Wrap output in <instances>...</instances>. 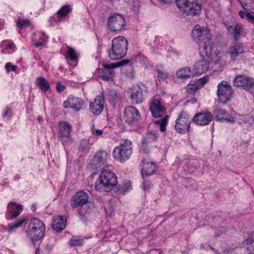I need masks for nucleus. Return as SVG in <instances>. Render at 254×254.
Returning <instances> with one entry per match:
<instances>
[{
    "mask_svg": "<svg viewBox=\"0 0 254 254\" xmlns=\"http://www.w3.org/2000/svg\"><path fill=\"white\" fill-rule=\"evenodd\" d=\"M191 35L196 42L203 44L202 48H200V55H206L212 51L211 35L208 29L204 26L196 25L192 30Z\"/></svg>",
    "mask_w": 254,
    "mask_h": 254,
    "instance_id": "1",
    "label": "nucleus"
},
{
    "mask_svg": "<svg viewBox=\"0 0 254 254\" xmlns=\"http://www.w3.org/2000/svg\"><path fill=\"white\" fill-rule=\"evenodd\" d=\"M117 184V177L112 171L103 170L100 173L95 189L100 192H109Z\"/></svg>",
    "mask_w": 254,
    "mask_h": 254,
    "instance_id": "2",
    "label": "nucleus"
},
{
    "mask_svg": "<svg viewBox=\"0 0 254 254\" xmlns=\"http://www.w3.org/2000/svg\"><path fill=\"white\" fill-rule=\"evenodd\" d=\"M127 42L122 36L114 38L112 41L111 50L109 51L110 58L113 60L121 59L127 54Z\"/></svg>",
    "mask_w": 254,
    "mask_h": 254,
    "instance_id": "3",
    "label": "nucleus"
},
{
    "mask_svg": "<svg viewBox=\"0 0 254 254\" xmlns=\"http://www.w3.org/2000/svg\"><path fill=\"white\" fill-rule=\"evenodd\" d=\"M132 153V142L128 139H126L120 145L114 148L113 156L117 161L124 162L130 158Z\"/></svg>",
    "mask_w": 254,
    "mask_h": 254,
    "instance_id": "4",
    "label": "nucleus"
},
{
    "mask_svg": "<svg viewBox=\"0 0 254 254\" xmlns=\"http://www.w3.org/2000/svg\"><path fill=\"white\" fill-rule=\"evenodd\" d=\"M45 227L42 221L37 218L32 219L27 230L28 237L34 243L39 240L44 234Z\"/></svg>",
    "mask_w": 254,
    "mask_h": 254,
    "instance_id": "5",
    "label": "nucleus"
},
{
    "mask_svg": "<svg viewBox=\"0 0 254 254\" xmlns=\"http://www.w3.org/2000/svg\"><path fill=\"white\" fill-rule=\"evenodd\" d=\"M178 7L187 15L194 16L200 13L201 6L197 0H176Z\"/></svg>",
    "mask_w": 254,
    "mask_h": 254,
    "instance_id": "6",
    "label": "nucleus"
},
{
    "mask_svg": "<svg viewBox=\"0 0 254 254\" xmlns=\"http://www.w3.org/2000/svg\"><path fill=\"white\" fill-rule=\"evenodd\" d=\"M128 63V61L123 60L118 63H103L102 66L104 68L99 69V71H101L100 77L105 81L112 80L114 75V68L120 65L126 64Z\"/></svg>",
    "mask_w": 254,
    "mask_h": 254,
    "instance_id": "7",
    "label": "nucleus"
},
{
    "mask_svg": "<svg viewBox=\"0 0 254 254\" xmlns=\"http://www.w3.org/2000/svg\"><path fill=\"white\" fill-rule=\"evenodd\" d=\"M71 128V124L67 122L59 123L58 137L64 145H68L72 142V140L70 135Z\"/></svg>",
    "mask_w": 254,
    "mask_h": 254,
    "instance_id": "8",
    "label": "nucleus"
},
{
    "mask_svg": "<svg viewBox=\"0 0 254 254\" xmlns=\"http://www.w3.org/2000/svg\"><path fill=\"white\" fill-rule=\"evenodd\" d=\"M191 121V118L188 114L182 112L176 120L175 130L180 133H186L189 131Z\"/></svg>",
    "mask_w": 254,
    "mask_h": 254,
    "instance_id": "9",
    "label": "nucleus"
},
{
    "mask_svg": "<svg viewBox=\"0 0 254 254\" xmlns=\"http://www.w3.org/2000/svg\"><path fill=\"white\" fill-rule=\"evenodd\" d=\"M149 109L154 118L161 117L166 113L163 100L159 96H154L150 100Z\"/></svg>",
    "mask_w": 254,
    "mask_h": 254,
    "instance_id": "10",
    "label": "nucleus"
},
{
    "mask_svg": "<svg viewBox=\"0 0 254 254\" xmlns=\"http://www.w3.org/2000/svg\"><path fill=\"white\" fill-rule=\"evenodd\" d=\"M217 96L220 102L225 103L230 100L233 90L232 87L226 81H222L217 86Z\"/></svg>",
    "mask_w": 254,
    "mask_h": 254,
    "instance_id": "11",
    "label": "nucleus"
},
{
    "mask_svg": "<svg viewBox=\"0 0 254 254\" xmlns=\"http://www.w3.org/2000/svg\"><path fill=\"white\" fill-rule=\"evenodd\" d=\"M126 21L120 14H115L108 19V27L112 31H120L125 28Z\"/></svg>",
    "mask_w": 254,
    "mask_h": 254,
    "instance_id": "12",
    "label": "nucleus"
},
{
    "mask_svg": "<svg viewBox=\"0 0 254 254\" xmlns=\"http://www.w3.org/2000/svg\"><path fill=\"white\" fill-rule=\"evenodd\" d=\"M109 157V154L106 151L99 150L95 154L91 164L95 169L101 168L104 169L108 167L107 160Z\"/></svg>",
    "mask_w": 254,
    "mask_h": 254,
    "instance_id": "13",
    "label": "nucleus"
},
{
    "mask_svg": "<svg viewBox=\"0 0 254 254\" xmlns=\"http://www.w3.org/2000/svg\"><path fill=\"white\" fill-rule=\"evenodd\" d=\"M212 51L206 55L201 56L202 60L197 61L193 67L194 73L196 74H201L207 71L209 67V62L210 61V57L211 55Z\"/></svg>",
    "mask_w": 254,
    "mask_h": 254,
    "instance_id": "14",
    "label": "nucleus"
},
{
    "mask_svg": "<svg viewBox=\"0 0 254 254\" xmlns=\"http://www.w3.org/2000/svg\"><path fill=\"white\" fill-rule=\"evenodd\" d=\"M124 117L126 122L132 125L136 124L140 119V114L135 107L128 106L125 109Z\"/></svg>",
    "mask_w": 254,
    "mask_h": 254,
    "instance_id": "15",
    "label": "nucleus"
},
{
    "mask_svg": "<svg viewBox=\"0 0 254 254\" xmlns=\"http://www.w3.org/2000/svg\"><path fill=\"white\" fill-rule=\"evenodd\" d=\"M72 8L69 5H65L62 7L52 17H50L49 21L51 24L54 26L58 24L71 11Z\"/></svg>",
    "mask_w": 254,
    "mask_h": 254,
    "instance_id": "16",
    "label": "nucleus"
},
{
    "mask_svg": "<svg viewBox=\"0 0 254 254\" xmlns=\"http://www.w3.org/2000/svg\"><path fill=\"white\" fill-rule=\"evenodd\" d=\"M23 209V207L20 204L15 202H10L7 204V211L5 214L7 220H12L17 217Z\"/></svg>",
    "mask_w": 254,
    "mask_h": 254,
    "instance_id": "17",
    "label": "nucleus"
},
{
    "mask_svg": "<svg viewBox=\"0 0 254 254\" xmlns=\"http://www.w3.org/2000/svg\"><path fill=\"white\" fill-rule=\"evenodd\" d=\"M88 194L83 190L77 191L71 199V205L75 208L82 206L86 204L88 201Z\"/></svg>",
    "mask_w": 254,
    "mask_h": 254,
    "instance_id": "18",
    "label": "nucleus"
},
{
    "mask_svg": "<svg viewBox=\"0 0 254 254\" xmlns=\"http://www.w3.org/2000/svg\"><path fill=\"white\" fill-rule=\"evenodd\" d=\"M84 103V101L83 99L70 96L64 102V107L65 108H72L75 111H78L83 107Z\"/></svg>",
    "mask_w": 254,
    "mask_h": 254,
    "instance_id": "19",
    "label": "nucleus"
},
{
    "mask_svg": "<svg viewBox=\"0 0 254 254\" xmlns=\"http://www.w3.org/2000/svg\"><path fill=\"white\" fill-rule=\"evenodd\" d=\"M233 83L235 86L248 89L254 85V79L246 76L238 75L234 78Z\"/></svg>",
    "mask_w": 254,
    "mask_h": 254,
    "instance_id": "20",
    "label": "nucleus"
},
{
    "mask_svg": "<svg viewBox=\"0 0 254 254\" xmlns=\"http://www.w3.org/2000/svg\"><path fill=\"white\" fill-rule=\"evenodd\" d=\"M212 119V115L209 112H206L195 114L193 117V120L195 124L204 126L208 125L211 122Z\"/></svg>",
    "mask_w": 254,
    "mask_h": 254,
    "instance_id": "21",
    "label": "nucleus"
},
{
    "mask_svg": "<svg viewBox=\"0 0 254 254\" xmlns=\"http://www.w3.org/2000/svg\"><path fill=\"white\" fill-rule=\"evenodd\" d=\"M104 98L102 95L96 96L89 105V109L94 115L100 114L103 110Z\"/></svg>",
    "mask_w": 254,
    "mask_h": 254,
    "instance_id": "22",
    "label": "nucleus"
},
{
    "mask_svg": "<svg viewBox=\"0 0 254 254\" xmlns=\"http://www.w3.org/2000/svg\"><path fill=\"white\" fill-rule=\"evenodd\" d=\"M130 98L134 104H139L143 102L144 99L143 91L139 85H134L130 88Z\"/></svg>",
    "mask_w": 254,
    "mask_h": 254,
    "instance_id": "23",
    "label": "nucleus"
},
{
    "mask_svg": "<svg viewBox=\"0 0 254 254\" xmlns=\"http://www.w3.org/2000/svg\"><path fill=\"white\" fill-rule=\"evenodd\" d=\"M245 45L241 43H237L231 46L228 51V54L231 60H235L236 58L246 51Z\"/></svg>",
    "mask_w": 254,
    "mask_h": 254,
    "instance_id": "24",
    "label": "nucleus"
},
{
    "mask_svg": "<svg viewBox=\"0 0 254 254\" xmlns=\"http://www.w3.org/2000/svg\"><path fill=\"white\" fill-rule=\"evenodd\" d=\"M65 52L66 54V60L69 64L74 67L77 64L78 57L75 50L69 46L65 48Z\"/></svg>",
    "mask_w": 254,
    "mask_h": 254,
    "instance_id": "25",
    "label": "nucleus"
},
{
    "mask_svg": "<svg viewBox=\"0 0 254 254\" xmlns=\"http://www.w3.org/2000/svg\"><path fill=\"white\" fill-rule=\"evenodd\" d=\"M213 115L217 120H226L229 122H234V119L232 116L224 110L216 108L213 111Z\"/></svg>",
    "mask_w": 254,
    "mask_h": 254,
    "instance_id": "26",
    "label": "nucleus"
},
{
    "mask_svg": "<svg viewBox=\"0 0 254 254\" xmlns=\"http://www.w3.org/2000/svg\"><path fill=\"white\" fill-rule=\"evenodd\" d=\"M66 226L65 217L64 216H58L53 219L52 226L53 229L59 232L64 229Z\"/></svg>",
    "mask_w": 254,
    "mask_h": 254,
    "instance_id": "27",
    "label": "nucleus"
},
{
    "mask_svg": "<svg viewBox=\"0 0 254 254\" xmlns=\"http://www.w3.org/2000/svg\"><path fill=\"white\" fill-rule=\"evenodd\" d=\"M232 31L234 38L236 41H238L241 36H245L248 33V30L241 23L235 24Z\"/></svg>",
    "mask_w": 254,
    "mask_h": 254,
    "instance_id": "28",
    "label": "nucleus"
},
{
    "mask_svg": "<svg viewBox=\"0 0 254 254\" xmlns=\"http://www.w3.org/2000/svg\"><path fill=\"white\" fill-rule=\"evenodd\" d=\"M143 163V168L141 170L142 175H146L150 176L152 175L155 171L156 165L153 162H144Z\"/></svg>",
    "mask_w": 254,
    "mask_h": 254,
    "instance_id": "29",
    "label": "nucleus"
},
{
    "mask_svg": "<svg viewBox=\"0 0 254 254\" xmlns=\"http://www.w3.org/2000/svg\"><path fill=\"white\" fill-rule=\"evenodd\" d=\"M33 41L35 43V46L36 47H42L43 42L47 40V37L41 32H38L35 34V36L32 38Z\"/></svg>",
    "mask_w": 254,
    "mask_h": 254,
    "instance_id": "30",
    "label": "nucleus"
},
{
    "mask_svg": "<svg viewBox=\"0 0 254 254\" xmlns=\"http://www.w3.org/2000/svg\"><path fill=\"white\" fill-rule=\"evenodd\" d=\"M36 82L39 88L45 93L50 89V84L44 77H40L37 78L36 80Z\"/></svg>",
    "mask_w": 254,
    "mask_h": 254,
    "instance_id": "31",
    "label": "nucleus"
},
{
    "mask_svg": "<svg viewBox=\"0 0 254 254\" xmlns=\"http://www.w3.org/2000/svg\"><path fill=\"white\" fill-rule=\"evenodd\" d=\"M28 221V219L27 218H22L21 219L18 220L16 222H15L14 224L10 225L9 224L7 226V228H6L7 231L11 233L13 231H14L15 229L18 228L22 226L23 224H25L27 223Z\"/></svg>",
    "mask_w": 254,
    "mask_h": 254,
    "instance_id": "32",
    "label": "nucleus"
},
{
    "mask_svg": "<svg viewBox=\"0 0 254 254\" xmlns=\"http://www.w3.org/2000/svg\"><path fill=\"white\" fill-rule=\"evenodd\" d=\"M193 74L194 73L188 67L182 68L179 70L176 73L177 77L180 78L190 77L191 76L193 75Z\"/></svg>",
    "mask_w": 254,
    "mask_h": 254,
    "instance_id": "33",
    "label": "nucleus"
},
{
    "mask_svg": "<svg viewBox=\"0 0 254 254\" xmlns=\"http://www.w3.org/2000/svg\"><path fill=\"white\" fill-rule=\"evenodd\" d=\"M157 138L156 133L154 132H149L142 138V147H144L148 144L153 142Z\"/></svg>",
    "mask_w": 254,
    "mask_h": 254,
    "instance_id": "34",
    "label": "nucleus"
},
{
    "mask_svg": "<svg viewBox=\"0 0 254 254\" xmlns=\"http://www.w3.org/2000/svg\"><path fill=\"white\" fill-rule=\"evenodd\" d=\"M108 99L110 102L115 104L120 100V95L117 90H112L110 91Z\"/></svg>",
    "mask_w": 254,
    "mask_h": 254,
    "instance_id": "35",
    "label": "nucleus"
},
{
    "mask_svg": "<svg viewBox=\"0 0 254 254\" xmlns=\"http://www.w3.org/2000/svg\"><path fill=\"white\" fill-rule=\"evenodd\" d=\"M210 61L218 67H221L225 64V61L222 57L221 55L219 54H216L213 59H210Z\"/></svg>",
    "mask_w": 254,
    "mask_h": 254,
    "instance_id": "36",
    "label": "nucleus"
},
{
    "mask_svg": "<svg viewBox=\"0 0 254 254\" xmlns=\"http://www.w3.org/2000/svg\"><path fill=\"white\" fill-rule=\"evenodd\" d=\"M168 120V116H165L163 118L158 120L155 122L156 124L159 125L160 131L162 132L166 130V126Z\"/></svg>",
    "mask_w": 254,
    "mask_h": 254,
    "instance_id": "37",
    "label": "nucleus"
},
{
    "mask_svg": "<svg viewBox=\"0 0 254 254\" xmlns=\"http://www.w3.org/2000/svg\"><path fill=\"white\" fill-rule=\"evenodd\" d=\"M245 244L247 246V249L253 254H254V235L247 239L245 241Z\"/></svg>",
    "mask_w": 254,
    "mask_h": 254,
    "instance_id": "38",
    "label": "nucleus"
},
{
    "mask_svg": "<svg viewBox=\"0 0 254 254\" xmlns=\"http://www.w3.org/2000/svg\"><path fill=\"white\" fill-rule=\"evenodd\" d=\"M157 77L159 80H164L168 76L167 72L165 70L158 69L157 70Z\"/></svg>",
    "mask_w": 254,
    "mask_h": 254,
    "instance_id": "39",
    "label": "nucleus"
},
{
    "mask_svg": "<svg viewBox=\"0 0 254 254\" xmlns=\"http://www.w3.org/2000/svg\"><path fill=\"white\" fill-rule=\"evenodd\" d=\"M135 60L136 62H139L142 64H146L148 61L147 57L141 53L138 54L135 57Z\"/></svg>",
    "mask_w": 254,
    "mask_h": 254,
    "instance_id": "40",
    "label": "nucleus"
},
{
    "mask_svg": "<svg viewBox=\"0 0 254 254\" xmlns=\"http://www.w3.org/2000/svg\"><path fill=\"white\" fill-rule=\"evenodd\" d=\"M90 144L88 139H82L80 141L79 148L82 150H86L89 149Z\"/></svg>",
    "mask_w": 254,
    "mask_h": 254,
    "instance_id": "41",
    "label": "nucleus"
},
{
    "mask_svg": "<svg viewBox=\"0 0 254 254\" xmlns=\"http://www.w3.org/2000/svg\"><path fill=\"white\" fill-rule=\"evenodd\" d=\"M83 241L81 239H71L69 240V244L73 247L80 246L83 245Z\"/></svg>",
    "mask_w": 254,
    "mask_h": 254,
    "instance_id": "42",
    "label": "nucleus"
},
{
    "mask_svg": "<svg viewBox=\"0 0 254 254\" xmlns=\"http://www.w3.org/2000/svg\"><path fill=\"white\" fill-rule=\"evenodd\" d=\"M198 88L197 83L189 84L187 86V90L190 93H193Z\"/></svg>",
    "mask_w": 254,
    "mask_h": 254,
    "instance_id": "43",
    "label": "nucleus"
},
{
    "mask_svg": "<svg viewBox=\"0 0 254 254\" xmlns=\"http://www.w3.org/2000/svg\"><path fill=\"white\" fill-rule=\"evenodd\" d=\"M30 25V21L28 19L19 20L17 22V26L22 28Z\"/></svg>",
    "mask_w": 254,
    "mask_h": 254,
    "instance_id": "44",
    "label": "nucleus"
},
{
    "mask_svg": "<svg viewBox=\"0 0 254 254\" xmlns=\"http://www.w3.org/2000/svg\"><path fill=\"white\" fill-rule=\"evenodd\" d=\"M153 187V185L149 181H145L142 185V188L145 191H149V190Z\"/></svg>",
    "mask_w": 254,
    "mask_h": 254,
    "instance_id": "45",
    "label": "nucleus"
},
{
    "mask_svg": "<svg viewBox=\"0 0 254 254\" xmlns=\"http://www.w3.org/2000/svg\"><path fill=\"white\" fill-rule=\"evenodd\" d=\"M5 68L6 72H9L10 70L15 71L17 69V66L15 65H12L11 63H7L5 65Z\"/></svg>",
    "mask_w": 254,
    "mask_h": 254,
    "instance_id": "46",
    "label": "nucleus"
},
{
    "mask_svg": "<svg viewBox=\"0 0 254 254\" xmlns=\"http://www.w3.org/2000/svg\"><path fill=\"white\" fill-rule=\"evenodd\" d=\"M234 19H232L230 21H227L224 22V24L226 26L227 30L230 32L231 30H232V29L234 28Z\"/></svg>",
    "mask_w": 254,
    "mask_h": 254,
    "instance_id": "47",
    "label": "nucleus"
},
{
    "mask_svg": "<svg viewBox=\"0 0 254 254\" xmlns=\"http://www.w3.org/2000/svg\"><path fill=\"white\" fill-rule=\"evenodd\" d=\"M208 80V76H203L197 80L196 83L198 86H202Z\"/></svg>",
    "mask_w": 254,
    "mask_h": 254,
    "instance_id": "48",
    "label": "nucleus"
},
{
    "mask_svg": "<svg viewBox=\"0 0 254 254\" xmlns=\"http://www.w3.org/2000/svg\"><path fill=\"white\" fill-rule=\"evenodd\" d=\"M3 116L6 117L8 118V119H9L11 117L12 113L8 107H6L3 109Z\"/></svg>",
    "mask_w": 254,
    "mask_h": 254,
    "instance_id": "49",
    "label": "nucleus"
},
{
    "mask_svg": "<svg viewBox=\"0 0 254 254\" xmlns=\"http://www.w3.org/2000/svg\"><path fill=\"white\" fill-rule=\"evenodd\" d=\"M92 133L94 135H99L103 133V130L96 128H92Z\"/></svg>",
    "mask_w": 254,
    "mask_h": 254,
    "instance_id": "50",
    "label": "nucleus"
},
{
    "mask_svg": "<svg viewBox=\"0 0 254 254\" xmlns=\"http://www.w3.org/2000/svg\"><path fill=\"white\" fill-rule=\"evenodd\" d=\"M65 88V86L64 85L61 84L60 83H58L56 85V89L58 92H62Z\"/></svg>",
    "mask_w": 254,
    "mask_h": 254,
    "instance_id": "51",
    "label": "nucleus"
},
{
    "mask_svg": "<svg viewBox=\"0 0 254 254\" xmlns=\"http://www.w3.org/2000/svg\"><path fill=\"white\" fill-rule=\"evenodd\" d=\"M7 46L8 48H9L10 49H11L12 50V51L10 52V53H11L12 51H14L15 50V46L14 43H9L7 44ZM8 53H10V52H8Z\"/></svg>",
    "mask_w": 254,
    "mask_h": 254,
    "instance_id": "52",
    "label": "nucleus"
},
{
    "mask_svg": "<svg viewBox=\"0 0 254 254\" xmlns=\"http://www.w3.org/2000/svg\"><path fill=\"white\" fill-rule=\"evenodd\" d=\"M4 20L2 19H0V30H1L4 28Z\"/></svg>",
    "mask_w": 254,
    "mask_h": 254,
    "instance_id": "53",
    "label": "nucleus"
},
{
    "mask_svg": "<svg viewBox=\"0 0 254 254\" xmlns=\"http://www.w3.org/2000/svg\"><path fill=\"white\" fill-rule=\"evenodd\" d=\"M123 189H124V188H123ZM131 189V186L129 185H128L126 189L123 190V191L126 192L127 191H129Z\"/></svg>",
    "mask_w": 254,
    "mask_h": 254,
    "instance_id": "54",
    "label": "nucleus"
},
{
    "mask_svg": "<svg viewBox=\"0 0 254 254\" xmlns=\"http://www.w3.org/2000/svg\"><path fill=\"white\" fill-rule=\"evenodd\" d=\"M223 231H224V230H223V229H222V230H221L220 231H219V232H218V233L216 232L215 235L216 236H219L223 233Z\"/></svg>",
    "mask_w": 254,
    "mask_h": 254,
    "instance_id": "55",
    "label": "nucleus"
},
{
    "mask_svg": "<svg viewBox=\"0 0 254 254\" xmlns=\"http://www.w3.org/2000/svg\"><path fill=\"white\" fill-rule=\"evenodd\" d=\"M31 210L32 211H36V207L34 204L32 205V207H31Z\"/></svg>",
    "mask_w": 254,
    "mask_h": 254,
    "instance_id": "56",
    "label": "nucleus"
},
{
    "mask_svg": "<svg viewBox=\"0 0 254 254\" xmlns=\"http://www.w3.org/2000/svg\"><path fill=\"white\" fill-rule=\"evenodd\" d=\"M165 3H169L172 0H161Z\"/></svg>",
    "mask_w": 254,
    "mask_h": 254,
    "instance_id": "57",
    "label": "nucleus"
},
{
    "mask_svg": "<svg viewBox=\"0 0 254 254\" xmlns=\"http://www.w3.org/2000/svg\"><path fill=\"white\" fill-rule=\"evenodd\" d=\"M143 152H145V153H148V150H145L144 148H143Z\"/></svg>",
    "mask_w": 254,
    "mask_h": 254,
    "instance_id": "58",
    "label": "nucleus"
},
{
    "mask_svg": "<svg viewBox=\"0 0 254 254\" xmlns=\"http://www.w3.org/2000/svg\"><path fill=\"white\" fill-rule=\"evenodd\" d=\"M4 44H5V42L3 41V42L1 43V46H3V45H4Z\"/></svg>",
    "mask_w": 254,
    "mask_h": 254,
    "instance_id": "59",
    "label": "nucleus"
},
{
    "mask_svg": "<svg viewBox=\"0 0 254 254\" xmlns=\"http://www.w3.org/2000/svg\"><path fill=\"white\" fill-rule=\"evenodd\" d=\"M210 249H211V250L214 251V248L211 246H210Z\"/></svg>",
    "mask_w": 254,
    "mask_h": 254,
    "instance_id": "60",
    "label": "nucleus"
},
{
    "mask_svg": "<svg viewBox=\"0 0 254 254\" xmlns=\"http://www.w3.org/2000/svg\"><path fill=\"white\" fill-rule=\"evenodd\" d=\"M0 254H2L1 253H0Z\"/></svg>",
    "mask_w": 254,
    "mask_h": 254,
    "instance_id": "61",
    "label": "nucleus"
}]
</instances>
